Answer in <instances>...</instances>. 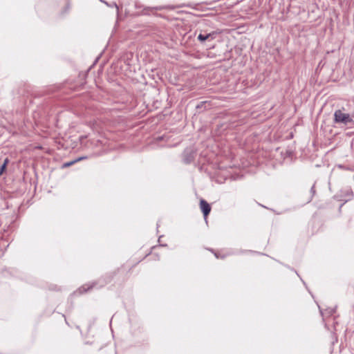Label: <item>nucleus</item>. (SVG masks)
Here are the masks:
<instances>
[{
	"label": "nucleus",
	"instance_id": "3",
	"mask_svg": "<svg viewBox=\"0 0 354 354\" xmlns=\"http://www.w3.org/2000/svg\"><path fill=\"white\" fill-rule=\"evenodd\" d=\"M216 34H217L216 32H210V33H208L206 35L199 34L198 36V39L201 41H204L208 40V39H213L214 38H215V35Z\"/></svg>",
	"mask_w": 354,
	"mask_h": 354
},
{
	"label": "nucleus",
	"instance_id": "7",
	"mask_svg": "<svg viewBox=\"0 0 354 354\" xmlns=\"http://www.w3.org/2000/svg\"><path fill=\"white\" fill-rule=\"evenodd\" d=\"M115 6L117 8V10H118V6L116 4H115Z\"/></svg>",
	"mask_w": 354,
	"mask_h": 354
},
{
	"label": "nucleus",
	"instance_id": "4",
	"mask_svg": "<svg viewBox=\"0 0 354 354\" xmlns=\"http://www.w3.org/2000/svg\"><path fill=\"white\" fill-rule=\"evenodd\" d=\"M8 162V159H6V160H4L3 164L1 166V167H0V176L3 173V171H4L5 169H6V165H7Z\"/></svg>",
	"mask_w": 354,
	"mask_h": 354
},
{
	"label": "nucleus",
	"instance_id": "8",
	"mask_svg": "<svg viewBox=\"0 0 354 354\" xmlns=\"http://www.w3.org/2000/svg\"><path fill=\"white\" fill-rule=\"evenodd\" d=\"M215 256L216 258H218V256L217 255V254H215Z\"/></svg>",
	"mask_w": 354,
	"mask_h": 354
},
{
	"label": "nucleus",
	"instance_id": "6",
	"mask_svg": "<svg viewBox=\"0 0 354 354\" xmlns=\"http://www.w3.org/2000/svg\"><path fill=\"white\" fill-rule=\"evenodd\" d=\"M84 158H85L84 157L79 158L78 159H77V160H75V161H73V162H68V163H66V166H70V165H73L74 162H77V161L81 160H83V159H84Z\"/></svg>",
	"mask_w": 354,
	"mask_h": 354
},
{
	"label": "nucleus",
	"instance_id": "2",
	"mask_svg": "<svg viewBox=\"0 0 354 354\" xmlns=\"http://www.w3.org/2000/svg\"><path fill=\"white\" fill-rule=\"evenodd\" d=\"M200 207L205 218H206L211 211L210 205L205 200L201 199L200 201Z\"/></svg>",
	"mask_w": 354,
	"mask_h": 354
},
{
	"label": "nucleus",
	"instance_id": "5",
	"mask_svg": "<svg viewBox=\"0 0 354 354\" xmlns=\"http://www.w3.org/2000/svg\"><path fill=\"white\" fill-rule=\"evenodd\" d=\"M89 288L90 287H88L87 285H84L80 289V291L81 292H86Z\"/></svg>",
	"mask_w": 354,
	"mask_h": 354
},
{
	"label": "nucleus",
	"instance_id": "1",
	"mask_svg": "<svg viewBox=\"0 0 354 354\" xmlns=\"http://www.w3.org/2000/svg\"><path fill=\"white\" fill-rule=\"evenodd\" d=\"M334 118L336 123L347 125L353 122V119L350 115L342 111L341 110H337L335 112Z\"/></svg>",
	"mask_w": 354,
	"mask_h": 354
}]
</instances>
